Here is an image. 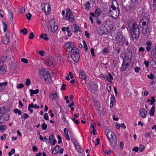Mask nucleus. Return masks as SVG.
<instances>
[{"instance_id": "obj_1", "label": "nucleus", "mask_w": 156, "mask_h": 156, "mask_svg": "<svg viewBox=\"0 0 156 156\" xmlns=\"http://www.w3.org/2000/svg\"><path fill=\"white\" fill-rule=\"evenodd\" d=\"M127 27V30L133 40H137L139 37L140 32L136 21L134 20H129Z\"/></svg>"}, {"instance_id": "obj_2", "label": "nucleus", "mask_w": 156, "mask_h": 156, "mask_svg": "<svg viewBox=\"0 0 156 156\" xmlns=\"http://www.w3.org/2000/svg\"><path fill=\"white\" fill-rule=\"evenodd\" d=\"M105 133L107 139L111 146L112 147L115 146L117 142L116 136L115 134L110 130L108 129L106 130Z\"/></svg>"}, {"instance_id": "obj_3", "label": "nucleus", "mask_w": 156, "mask_h": 156, "mask_svg": "<svg viewBox=\"0 0 156 156\" xmlns=\"http://www.w3.org/2000/svg\"><path fill=\"white\" fill-rule=\"evenodd\" d=\"M64 20L68 21L72 23H75L74 16L69 7H67L66 9V16L63 17Z\"/></svg>"}, {"instance_id": "obj_4", "label": "nucleus", "mask_w": 156, "mask_h": 156, "mask_svg": "<svg viewBox=\"0 0 156 156\" xmlns=\"http://www.w3.org/2000/svg\"><path fill=\"white\" fill-rule=\"evenodd\" d=\"M139 23L140 27L142 28V32L143 34L144 35H145L147 34H150L151 32V28H149V23H146L144 20H140Z\"/></svg>"}, {"instance_id": "obj_5", "label": "nucleus", "mask_w": 156, "mask_h": 156, "mask_svg": "<svg viewBox=\"0 0 156 156\" xmlns=\"http://www.w3.org/2000/svg\"><path fill=\"white\" fill-rule=\"evenodd\" d=\"M64 48L66 51L71 53L78 49L74 45V43L72 42H67L64 46Z\"/></svg>"}, {"instance_id": "obj_6", "label": "nucleus", "mask_w": 156, "mask_h": 156, "mask_svg": "<svg viewBox=\"0 0 156 156\" xmlns=\"http://www.w3.org/2000/svg\"><path fill=\"white\" fill-rule=\"evenodd\" d=\"M39 73L41 76L44 78L45 81H47L48 83H50L51 81V75L48 70L45 71L44 70H41Z\"/></svg>"}, {"instance_id": "obj_7", "label": "nucleus", "mask_w": 156, "mask_h": 156, "mask_svg": "<svg viewBox=\"0 0 156 156\" xmlns=\"http://www.w3.org/2000/svg\"><path fill=\"white\" fill-rule=\"evenodd\" d=\"M70 57L75 62H78L80 59V55L79 53V50L76 49L71 53Z\"/></svg>"}, {"instance_id": "obj_8", "label": "nucleus", "mask_w": 156, "mask_h": 156, "mask_svg": "<svg viewBox=\"0 0 156 156\" xmlns=\"http://www.w3.org/2000/svg\"><path fill=\"white\" fill-rule=\"evenodd\" d=\"M109 16L113 19H117L120 13V9L119 8H118L116 10H109Z\"/></svg>"}, {"instance_id": "obj_9", "label": "nucleus", "mask_w": 156, "mask_h": 156, "mask_svg": "<svg viewBox=\"0 0 156 156\" xmlns=\"http://www.w3.org/2000/svg\"><path fill=\"white\" fill-rule=\"evenodd\" d=\"M50 27L49 28L51 31L55 33L58 29V26L55 20H51L49 22Z\"/></svg>"}, {"instance_id": "obj_10", "label": "nucleus", "mask_w": 156, "mask_h": 156, "mask_svg": "<svg viewBox=\"0 0 156 156\" xmlns=\"http://www.w3.org/2000/svg\"><path fill=\"white\" fill-rule=\"evenodd\" d=\"M10 35V32L8 31L6 33V35L3 37H1V41L5 45H7L9 43V39Z\"/></svg>"}, {"instance_id": "obj_11", "label": "nucleus", "mask_w": 156, "mask_h": 156, "mask_svg": "<svg viewBox=\"0 0 156 156\" xmlns=\"http://www.w3.org/2000/svg\"><path fill=\"white\" fill-rule=\"evenodd\" d=\"M42 10L46 15H49L51 11V7L50 5L48 3H45L42 5Z\"/></svg>"}, {"instance_id": "obj_12", "label": "nucleus", "mask_w": 156, "mask_h": 156, "mask_svg": "<svg viewBox=\"0 0 156 156\" xmlns=\"http://www.w3.org/2000/svg\"><path fill=\"white\" fill-rule=\"evenodd\" d=\"M124 55V58L122 57L123 61L124 62L130 63L132 56V53L130 52H128L125 54Z\"/></svg>"}, {"instance_id": "obj_13", "label": "nucleus", "mask_w": 156, "mask_h": 156, "mask_svg": "<svg viewBox=\"0 0 156 156\" xmlns=\"http://www.w3.org/2000/svg\"><path fill=\"white\" fill-rule=\"evenodd\" d=\"M72 31L74 33H77L78 31L82 32V30L80 28L79 26L76 24L73 25L72 26Z\"/></svg>"}, {"instance_id": "obj_14", "label": "nucleus", "mask_w": 156, "mask_h": 156, "mask_svg": "<svg viewBox=\"0 0 156 156\" xmlns=\"http://www.w3.org/2000/svg\"><path fill=\"white\" fill-rule=\"evenodd\" d=\"M6 68L4 65L3 62L0 61V74H2L6 71Z\"/></svg>"}, {"instance_id": "obj_15", "label": "nucleus", "mask_w": 156, "mask_h": 156, "mask_svg": "<svg viewBox=\"0 0 156 156\" xmlns=\"http://www.w3.org/2000/svg\"><path fill=\"white\" fill-rule=\"evenodd\" d=\"M130 63L124 62H122L121 66L120 69L121 72L124 71L126 69H127L130 65Z\"/></svg>"}, {"instance_id": "obj_16", "label": "nucleus", "mask_w": 156, "mask_h": 156, "mask_svg": "<svg viewBox=\"0 0 156 156\" xmlns=\"http://www.w3.org/2000/svg\"><path fill=\"white\" fill-rule=\"evenodd\" d=\"M140 116L142 118H145L146 117L147 111L144 108H142L140 109Z\"/></svg>"}, {"instance_id": "obj_17", "label": "nucleus", "mask_w": 156, "mask_h": 156, "mask_svg": "<svg viewBox=\"0 0 156 156\" xmlns=\"http://www.w3.org/2000/svg\"><path fill=\"white\" fill-rule=\"evenodd\" d=\"M125 39L122 36H120L119 38H118L117 43L120 45H123L124 43Z\"/></svg>"}, {"instance_id": "obj_18", "label": "nucleus", "mask_w": 156, "mask_h": 156, "mask_svg": "<svg viewBox=\"0 0 156 156\" xmlns=\"http://www.w3.org/2000/svg\"><path fill=\"white\" fill-rule=\"evenodd\" d=\"M57 94L55 91H52L49 96V98L51 100H55L57 97Z\"/></svg>"}, {"instance_id": "obj_19", "label": "nucleus", "mask_w": 156, "mask_h": 156, "mask_svg": "<svg viewBox=\"0 0 156 156\" xmlns=\"http://www.w3.org/2000/svg\"><path fill=\"white\" fill-rule=\"evenodd\" d=\"M113 79V76L111 74V73H109L108 75L106 76L105 80L108 81L110 83H112V80Z\"/></svg>"}, {"instance_id": "obj_20", "label": "nucleus", "mask_w": 156, "mask_h": 156, "mask_svg": "<svg viewBox=\"0 0 156 156\" xmlns=\"http://www.w3.org/2000/svg\"><path fill=\"white\" fill-rule=\"evenodd\" d=\"M145 44L147 45L146 48V51L149 52L151 48L152 43L151 41H147L146 42Z\"/></svg>"}, {"instance_id": "obj_21", "label": "nucleus", "mask_w": 156, "mask_h": 156, "mask_svg": "<svg viewBox=\"0 0 156 156\" xmlns=\"http://www.w3.org/2000/svg\"><path fill=\"white\" fill-rule=\"evenodd\" d=\"M148 14L145 13L143 16L140 20H144L146 22V23H149V19L148 17Z\"/></svg>"}, {"instance_id": "obj_22", "label": "nucleus", "mask_w": 156, "mask_h": 156, "mask_svg": "<svg viewBox=\"0 0 156 156\" xmlns=\"http://www.w3.org/2000/svg\"><path fill=\"white\" fill-rule=\"evenodd\" d=\"M2 117L4 119V120L5 121H8L9 120V119L10 117V115L9 114H5L3 112L2 113Z\"/></svg>"}, {"instance_id": "obj_23", "label": "nucleus", "mask_w": 156, "mask_h": 156, "mask_svg": "<svg viewBox=\"0 0 156 156\" xmlns=\"http://www.w3.org/2000/svg\"><path fill=\"white\" fill-rule=\"evenodd\" d=\"M79 76L80 78L84 80H85L87 78L86 74L84 73L83 71L80 72Z\"/></svg>"}, {"instance_id": "obj_24", "label": "nucleus", "mask_w": 156, "mask_h": 156, "mask_svg": "<svg viewBox=\"0 0 156 156\" xmlns=\"http://www.w3.org/2000/svg\"><path fill=\"white\" fill-rule=\"evenodd\" d=\"M90 3L89 2L87 1L84 4L85 9L87 11H89L91 8V6H90Z\"/></svg>"}, {"instance_id": "obj_25", "label": "nucleus", "mask_w": 156, "mask_h": 156, "mask_svg": "<svg viewBox=\"0 0 156 156\" xmlns=\"http://www.w3.org/2000/svg\"><path fill=\"white\" fill-rule=\"evenodd\" d=\"M95 17L97 18H98L101 13V9L99 8H97L96 9L95 12Z\"/></svg>"}, {"instance_id": "obj_26", "label": "nucleus", "mask_w": 156, "mask_h": 156, "mask_svg": "<svg viewBox=\"0 0 156 156\" xmlns=\"http://www.w3.org/2000/svg\"><path fill=\"white\" fill-rule=\"evenodd\" d=\"M94 105L96 109H99L101 107L100 104L97 100L94 101Z\"/></svg>"}, {"instance_id": "obj_27", "label": "nucleus", "mask_w": 156, "mask_h": 156, "mask_svg": "<svg viewBox=\"0 0 156 156\" xmlns=\"http://www.w3.org/2000/svg\"><path fill=\"white\" fill-rule=\"evenodd\" d=\"M59 149L60 147L58 145H56L53 149L52 153L54 154H56L58 152Z\"/></svg>"}, {"instance_id": "obj_28", "label": "nucleus", "mask_w": 156, "mask_h": 156, "mask_svg": "<svg viewBox=\"0 0 156 156\" xmlns=\"http://www.w3.org/2000/svg\"><path fill=\"white\" fill-rule=\"evenodd\" d=\"M98 88L97 84H94L90 88V91L92 92H94L96 89Z\"/></svg>"}, {"instance_id": "obj_29", "label": "nucleus", "mask_w": 156, "mask_h": 156, "mask_svg": "<svg viewBox=\"0 0 156 156\" xmlns=\"http://www.w3.org/2000/svg\"><path fill=\"white\" fill-rule=\"evenodd\" d=\"M64 132L65 134V136L66 137V140H70V138L68 134V130L66 128H65L64 130Z\"/></svg>"}, {"instance_id": "obj_30", "label": "nucleus", "mask_w": 156, "mask_h": 156, "mask_svg": "<svg viewBox=\"0 0 156 156\" xmlns=\"http://www.w3.org/2000/svg\"><path fill=\"white\" fill-rule=\"evenodd\" d=\"M105 25H104V27H103V25H102V27H100V30L99 31V33L101 35H104L106 34V32L105 30Z\"/></svg>"}, {"instance_id": "obj_31", "label": "nucleus", "mask_w": 156, "mask_h": 156, "mask_svg": "<svg viewBox=\"0 0 156 156\" xmlns=\"http://www.w3.org/2000/svg\"><path fill=\"white\" fill-rule=\"evenodd\" d=\"M29 91L30 92V96L31 97L33 96V94H37L39 92V90L38 89L34 90L31 89Z\"/></svg>"}, {"instance_id": "obj_32", "label": "nucleus", "mask_w": 156, "mask_h": 156, "mask_svg": "<svg viewBox=\"0 0 156 156\" xmlns=\"http://www.w3.org/2000/svg\"><path fill=\"white\" fill-rule=\"evenodd\" d=\"M2 24L3 26V31L4 32H5L7 30L8 25L3 21L2 22Z\"/></svg>"}, {"instance_id": "obj_33", "label": "nucleus", "mask_w": 156, "mask_h": 156, "mask_svg": "<svg viewBox=\"0 0 156 156\" xmlns=\"http://www.w3.org/2000/svg\"><path fill=\"white\" fill-rule=\"evenodd\" d=\"M155 107L154 106H153L150 111V115L153 116H154V113Z\"/></svg>"}, {"instance_id": "obj_34", "label": "nucleus", "mask_w": 156, "mask_h": 156, "mask_svg": "<svg viewBox=\"0 0 156 156\" xmlns=\"http://www.w3.org/2000/svg\"><path fill=\"white\" fill-rule=\"evenodd\" d=\"M40 37L42 38L46 41H47L48 40V38L47 37V35L46 34H41L40 36Z\"/></svg>"}, {"instance_id": "obj_35", "label": "nucleus", "mask_w": 156, "mask_h": 156, "mask_svg": "<svg viewBox=\"0 0 156 156\" xmlns=\"http://www.w3.org/2000/svg\"><path fill=\"white\" fill-rule=\"evenodd\" d=\"M7 128V126L6 125L1 126L0 127V131L1 133L4 132Z\"/></svg>"}, {"instance_id": "obj_36", "label": "nucleus", "mask_w": 156, "mask_h": 156, "mask_svg": "<svg viewBox=\"0 0 156 156\" xmlns=\"http://www.w3.org/2000/svg\"><path fill=\"white\" fill-rule=\"evenodd\" d=\"M15 114H18V115H20L22 114V111L20 109L17 108H15L13 110Z\"/></svg>"}, {"instance_id": "obj_37", "label": "nucleus", "mask_w": 156, "mask_h": 156, "mask_svg": "<svg viewBox=\"0 0 156 156\" xmlns=\"http://www.w3.org/2000/svg\"><path fill=\"white\" fill-rule=\"evenodd\" d=\"M111 4H114V5L117 7V9L118 8H119L118 2L116 0H113Z\"/></svg>"}, {"instance_id": "obj_38", "label": "nucleus", "mask_w": 156, "mask_h": 156, "mask_svg": "<svg viewBox=\"0 0 156 156\" xmlns=\"http://www.w3.org/2000/svg\"><path fill=\"white\" fill-rule=\"evenodd\" d=\"M69 27H66V30L67 31V32L68 33L67 35L69 37H70L72 35V34L70 32V30H69Z\"/></svg>"}, {"instance_id": "obj_39", "label": "nucleus", "mask_w": 156, "mask_h": 156, "mask_svg": "<svg viewBox=\"0 0 156 156\" xmlns=\"http://www.w3.org/2000/svg\"><path fill=\"white\" fill-rule=\"evenodd\" d=\"M147 77L148 79L150 80H154V76L153 75L152 73H150V75L147 74Z\"/></svg>"}, {"instance_id": "obj_40", "label": "nucleus", "mask_w": 156, "mask_h": 156, "mask_svg": "<svg viewBox=\"0 0 156 156\" xmlns=\"http://www.w3.org/2000/svg\"><path fill=\"white\" fill-rule=\"evenodd\" d=\"M75 148L76 150L78 152L80 153L82 152V148L80 146H76L75 147Z\"/></svg>"}, {"instance_id": "obj_41", "label": "nucleus", "mask_w": 156, "mask_h": 156, "mask_svg": "<svg viewBox=\"0 0 156 156\" xmlns=\"http://www.w3.org/2000/svg\"><path fill=\"white\" fill-rule=\"evenodd\" d=\"M54 137V136L52 134L50 135L49 136V139L47 140L48 143V144L50 143L51 142L52 139Z\"/></svg>"}, {"instance_id": "obj_42", "label": "nucleus", "mask_w": 156, "mask_h": 156, "mask_svg": "<svg viewBox=\"0 0 156 156\" xmlns=\"http://www.w3.org/2000/svg\"><path fill=\"white\" fill-rule=\"evenodd\" d=\"M26 16L27 19L29 20H31L32 15L30 13L28 12L27 14H26Z\"/></svg>"}, {"instance_id": "obj_43", "label": "nucleus", "mask_w": 156, "mask_h": 156, "mask_svg": "<svg viewBox=\"0 0 156 156\" xmlns=\"http://www.w3.org/2000/svg\"><path fill=\"white\" fill-rule=\"evenodd\" d=\"M21 32L24 35H26L27 33V29L26 28H24L21 30Z\"/></svg>"}, {"instance_id": "obj_44", "label": "nucleus", "mask_w": 156, "mask_h": 156, "mask_svg": "<svg viewBox=\"0 0 156 156\" xmlns=\"http://www.w3.org/2000/svg\"><path fill=\"white\" fill-rule=\"evenodd\" d=\"M145 148V147L144 145L140 144L139 145V149L140 152H142Z\"/></svg>"}, {"instance_id": "obj_45", "label": "nucleus", "mask_w": 156, "mask_h": 156, "mask_svg": "<svg viewBox=\"0 0 156 156\" xmlns=\"http://www.w3.org/2000/svg\"><path fill=\"white\" fill-rule=\"evenodd\" d=\"M41 128L42 129L45 130L47 128V125L45 123H43L41 125Z\"/></svg>"}, {"instance_id": "obj_46", "label": "nucleus", "mask_w": 156, "mask_h": 156, "mask_svg": "<svg viewBox=\"0 0 156 156\" xmlns=\"http://www.w3.org/2000/svg\"><path fill=\"white\" fill-rule=\"evenodd\" d=\"M83 44L84 48L85 49V51H87V50H88V48H87V44L86 43V42L84 41H83Z\"/></svg>"}, {"instance_id": "obj_47", "label": "nucleus", "mask_w": 156, "mask_h": 156, "mask_svg": "<svg viewBox=\"0 0 156 156\" xmlns=\"http://www.w3.org/2000/svg\"><path fill=\"white\" fill-rule=\"evenodd\" d=\"M150 105H153L154 103L155 102L156 100L154 97H152L151 98Z\"/></svg>"}, {"instance_id": "obj_48", "label": "nucleus", "mask_w": 156, "mask_h": 156, "mask_svg": "<svg viewBox=\"0 0 156 156\" xmlns=\"http://www.w3.org/2000/svg\"><path fill=\"white\" fill-rule=\"evenodd\" d=\"M28 115L27 113H24L23 115L21 117V118L24 120H25L28 117Z\"/></svg>"}, {"instance_id": "obj_49", "label": "nucleus", "mask_w": 156, "mask_h": 156, "mask_svg": "<svg viewBox=\"0 0 156 156\" xmlns=\"http://www.w3.org/2000/svg\"><path fill=\"white\" fill-rule=\"evenodd\" d=\"M15 150L14 149H12L10 151L9 153L8 154L9 156H11L12 154H13L15 153Z\"/></svg>"}, {"instance_id": "obj_50", "label": "nucleus", "mask_w": 156, "mask_h": 156, "mask_svg": "<svg viewBox=\"0 0 156 156\" xmlns=\"http://www.w3.org/2000/svg\"><path fill=\"white\" fill-rule=\"evenodd\" d=\"M102 52L104 54L108 53L109 52L108 49L106 47H105L102 50Z\"/></svg>"}, {"instance_id": "obj_51", "label": "nucleus", "mask_w": 156, "mask_h": 156, "mask_svg": "<svg viewBox=\"0 0 156 156\" xmlns=\"http://www.w3.org/2000/svg\"><path fill=\"white\" fill-rule=\"evenodd\" d=\"M117 7L114 5V4H111V6L109 10H115L117 9Z\"/></svg>"}, {"instance_id": "obj_52", "label": "nucleus", "mask_w": 156, "mask_h": 156, "mask_svg": "<svg viewBox=\"0 0 156 156\" xmlns=\"http://www.w3.org/2000/svg\"><path fill=\"white\" fill-rule=\"evenodd\" d=\"M72 120L76 124H78L80 123L79 121L78 120H76V119L75 118H73L72 119Z\"/></svg>"}, {"instance_id": "obj_53", "label": "nucleus", "mask_w": 156, "mask_h": 156, "mask_svg": "<svg viewBox=\"0 0 156 156\" xmlns=\"http://www.w3.org/2000/svg\"><path fill=\"white\" fill-rule=\"evenodd\" d=\"M21 61L22 62H23L27 64L28 62V61L27 59L24 58H22L21 59Z\"/></svg>"}, {"instance_id": "obj_54", "label": "nucleus", "mask_w": 156, "mask_h": 156, "mask_svg": "<svg viewBox=\"0 0 156 156\" xmlns=\"http://www.w3.org/2000/svg\"><path fill=\"white\" fill-rule=\"evenodd\" d=\"M40 139L42 141H44L45 140L47 141L48 140V139L46 137H43L41 135L40 136Z\"/></svg>"}, {"instance_id": "obj_55", "label": "nucleus", "mask_w": 156, "mask_h": 156, "mask_svg": "<svg viewBox=\"0 0 156 156\" xmlns=\"http://www.w3.org/2000/svg\"><path fill=\"white\" fill-rule=\"evenodd\" d=\"M30 36L29 37V38L30 39H33L34 37V35L33 32H30Z\"/></svg>"}, {"instance_id": "obj_56", "label": "nucleus", "mask_w": 156, "mask_h": 156, "mask_svg": "<svg viewBox=\"0 0 156 156\" xmlns=\"http://www.w3.org/2000/svg\"><path fill=\"white\" fill-rule=\"evenodd\" d=\"M31 83L30 80L29 79H27L25 83L26 86H29Z\"/></svg>"}, {"instance_id": "obj_57", "label": "nucleus", "mask_w": 156, "mask_h": 156, "mask_svg": "<svg viewBox=\"0 0 156 156\" xmlns=\"http://www.w3.org/2000/svg\"><path fill=\"white\" fill-rule=\"evenodd\" d=\"M107 90L108 91V92H110V91L111 90V85L110 84H107Z\"/></svg>"}, {"instance_id": "obj_58", "label": "nucleus", "mask_w": 156, "mask_h": 156, "mask_svg": "<svg viewBox=\"0 0 156 156\" xmlns=\"http://www.w3.org/2000/svg\"><path fill=\"white\" fill-rule=\"evenodd\" d=\"M44 118L45 120H48L49 119L48 114L47 113H45L44 115Z\"/></svg>"}, {"instance_id": "obj_59", "label": "nucleus", "mask_w": 156, "mask_h": 156, "mask_svg": "<svg viewBox=\"0 0 156 156\" xmlns=\"http://www.w3.org/2000/svg\"><path fill=\"white\" fill-rule=\"evenodd\" d=\"M24 87V85L23 84L20 83H19L17 86V88L21 89Z\"/></svg>"}, {"instance_id": "obj_60", "label": "nucleus", "mask_w": 156, "mask_h": 156, "mask_svg": "<svg viewBox=\"0 0 156 156\" xmlns=\"http://www.w3.org/2000/svg\"><path fill=\"white\" fill-rule=\"evenodd\" d=\"M7 84V83L6 82L1 83H0V87H2L3 86L5 87L6 86Z\"/></svg>"}, {"instance_id": "obj_61", "label": "nucleus", "mask_w": 156, "mask_h": 156, "mask_svg": "<svg viewBox=\"0 0 156 156\" xmlns=\"http://www.w3.org/2000/svg\"><path fill=\"white\" fill-rule=\"evenodd\" d=\"M140 69V67H139L138 66H136L134 70V71L135 72H136V73H138L139 72Z\"/></svg>"}, {"instance_id": "obj_62", "label": "nucleus", "mask_w": 156, "mask_h": 156, "mask_svg": "<svg viewBox=\"0 0 156 156\" xmlns=\"http://www.w3.org/2000/svg\"><path fill=\"white\" fill-rule=\"evenodd\" d=\"M97 18L96 20V21L97 24L99 25L102 22L98 18Z\"/></svg>"}, {"instance_id": "obj_63", "label": "nucleus", "mask_w": 156, "mask_h": 156, "mask_svg": "<svg viewBox=\"0 0 156 156\" xmlns=\"http://www.w3.org/2000/svg\"><path fill=\"white\" fill-rule=\"evenodd\" d=\"M90 52L93 56H95L94 49L92 48H91Z\"/></svg>"}, {"instance_id": "obj_64", "label": "nucleus", "mask_w": 156, "mask_h": 156, "mask_svg": "<svg viewBox=\"0 0 156 156\" xmlns=\"http://www.w3.org/2000/svg\"><path fill=\"white\" fill-rule=\"evenodd\" d=\"M132 151H134L136 152L138 151L139 150V147H135L132 150Z\"/></svg>"}]
</instances>
